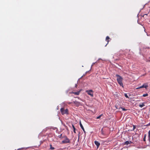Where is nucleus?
Instances as JSON below:
<instances>
[{"mask_svg":"<svg viewBox=\"0 0 150 150\" xmlns=\"http://www.w3.org/2000/svg\"><path fill=\"white\" fill-rule=\"evenodd\" d=\"M115 76L117 77V80L118 83L121 86L123 87V85L122 83V81L123 79L122 78L117 74H116Z\"/></svg>","mask_w":150,"mask_h":150,"instance_id":"nucleus-1","label":"nucleus"},{"mask_svg":"<svg viewBox=\"0 0 150 150\" xmlns=\"http://www.w3.org/2000/svg\"><path fill=\"white\" fill-rule=\"evenodd\" d=\"M60 111L62 114V115H64V114H68V110L67 109H64V108H62L60 109Z\"/></svg>","mask_w":150,"mask_h":150,"instance_id":"nucleus-2","label":"nucleus"},{"mask_svg":"<svg viewBox=\"0 0 150 150\" xmlns=\"http://www.w3.org/2000/svg\"><path fill=\"white\" fill-rule=\"evenodd\" d=\"M148 85L147 83H144V84H143L142 85V86H140L139 87H137V88H136V89H140L141 88H148Z\"/></svg>","mask_w":150,"mask_h":150,"instance_id":"nucleus-3","label":"nucleus"},{"mask_svg":"<svg viewBox=\"0 0 150 150\" xmlns=\"http://www.w3.org/2000/svg\"><path fill=\"white\" fill-rule=\"evenodd\" d=\"M86 92L88 94L90 95L91 97H93V91L91 90H87Z\"/></svg>","mask_w":150,"mask_h":150,"instance_id":"nucleus-4","label":"nucleus"},{"mask_svg":"<svg viewBox=\"0 0 150 150\" xmlns=\"http://www.w3.org/2000/svg\"><path fill=\"white\" fill-rule=\"evenodd\" d=\"M69 140L67 137H65V139L62 141V142L63 144H67L69 142Z\"/></svg>","mask_w":150,"mask_h":150,"instance_id":"nucleus-5","label":"nucleus"},{"mask_svg":"<svg viewBox=\"0 0 150 150\" xmlns=\"http://www.w3.org/2000/svg\"><path fill=\"white\" fill-rule=\"evenodd\" d=\"M79 124H80V126L81 127V128L83 130V131L84 132V133H85L86 132L85 130V129L84 128V127L82 125V124H81V122L80 121V122H79Z\"/></svg>","mask_w":150,"mask_h":150,"instance_id":"nucleus-6","label":"nucleus"},{"mask_svg":"<svg viewBox=\"0 0 150 150\" xmlns=\"http://www.w3.org/2000/svg\"><path fill=\"white\" fill-rule=\"evenodd\" d=\"M101 134L103 136H107V134L105 132L103 129H101Z\"/></svg>","mask_w":150,"mask_h":150,"instance_id":"nucleus-7","label":"nucleus"},{"mask_svg":"<svg viewBox=\"0 0 150 150\" xmlns=\"http://www.w3.org/2000/svg\"><path fill=\"white\" fill-rule=\"evenodd\" d=\"M94 143L96 145L97 148H98L100 145V143L96 141H95Z\"/></svg>","mask_w":150,"mask_h":150,"instance_id":"nucleus-8","label":"nucleus"},{"mask_svg":"<svg viewBox=\"0 0 150 150\" xmlns=\"http://www.w3.org/2000/svg\"><path fill=\"white\" fill-rule=\"evenodd\" d=\"M110 39V38L109 36H107L106 37V41H107V43L106 44V45H105V46H106V45L109 42V40Z\"/></svg>","mask_w":150,"mask_h":150,"instance_id":"nucleus-9","label":"nucleus"},{"mask_svg":"<svg viewBox=\"0 0 150 150\" xmlns=\"http://www.w3.org/2000/svg\"><path fill=\"white\" fill-rule=\"evenodd\" d=\"M145 103H143L142 104H139V106L141 108L143 107L145 105H144Z\"/></svg>","mask_w":150,"mask_h":150,"instance_id":"nucleus-10","label":"nucleus"},{"mask_svg":"<svg viewBox=\"0 0 150 150\" xmlns=\"http://www.w3.org/2000/svg\"><path fill=\"white\" fill-rule=\"evenodd\" d=\"M80 92V91H79L76 92H74V94L75 95H78L79 94Z\"/></svg>","mask_w":150,"mask_h":150,"instance_id":"nucleus-11","label":"nucleus"},{"mask_svg":"<svg viewBox=\"0 0 150 150\" xmlns=\"http://www.w3.org/2000/svg\"><path fill=\"white\" fill-rule=\"evenodd\" d=\"M72 127L73 129V131L74 133H76V128L73 125H72Z\"/></svg>","mask_w":150,"mask_h":150,"instance_id":"nucleus-12","label":"nucleus"},{"mask_svg":"<svg viewBox=\"0 0 150 150\" xmlns=\"http://www.w3.org/2000/svg\"><path fill=\"white\" fill-rule=\"evenodd\" d=\"M130 143H129V141H126L125 143V144L126 145H128Z\"/></svg>","mask_w":150,"mask_h":150,"instance_id":"nucleus-13","label":"nucleus"},{"mask_svg":"<svg viewBox=\"0 0 150 150\" xmlns=\"http://www.w3.org/2000/svg\"><path fill=\"white\" fill-rule=\"evenodd\" d=\"M50 149L52 150H53L54 149V147H52V145H50Z\"/></svg>","mask_w":150,"mask_h":150,"instance_id":"nucleus-14","label":"nucleus"},{"mask_svg":"<svg viewBox=\"0 0 150 150\" xmlns=\"http://www.w3.org/2000/svg\"><path fill=\"white\" fill-rule=\"evenodd\" d=\"M115 107L117 109H120V107H119L117 105H115Z\"/></svg>","mask_w":150,"mask_h":150,"instance_id":"nucleus-15","label":"nucleus"},{"mask_svg":"<svg viewBox=\"0 0 150 150\" xmlns=\"http://www.w3.org/2000/svg\"><path fill=\"white\" fill-rule=\"evenodd\" d=\"M148 95L147 93H146L145 94H144L143 95V96L144 97H145L146 96H147Z\"/></svg>","mask_w":150,"mask_h":150,"instance_id":"nucleus-16","label":"nucleus"},{"mask_svg":"<svg viewBox=\"0 0 150 150\" xmlns=\"http://www.w3.org/2000/svg\"><path fill=\"white\" fill-rule=\"evenodd\" d=\"M146 134L144 135V137L143 139V140L145 142L146 141Z\"/></svg>","mask_w":150,"mask_h":150,"instance_id":"nucleus-17","label":"nucleus"},{"mask_svg":"<svg viewBox=\"0 0 150 150\" xmlns=\"http://www.w3.org/2000/svg\"><path fill=\"white\" fill-rule=\"evenodd\" d=\"M125 96L127 98H129V97L127 93L125 94Z\"/></svg>","mask_w":150,"mask_h":150,"instance_id":"nucleus-18","label":"nucleus"},{"mask_svg":"<svg viewBox=\"0 0 150 150\" xmlns=\"http://www.w3.org/2000/svg\"><path fill=\"white\" fill-rule=\"evenodd\" d=\"M102 115H99V116L97 117H96V119H100Z\"/></svg>","mask_w":150,"mask_h":150,"instance_id":"nucleus-19","label":"nucleus"},{"mask_svg":"<svg viewBox=\"0 0 150 150\" xmlns=\"http://www.w3.org/2000/svg\"><path fill=\"white\" fill-rule=\"evenodd\" d=\"M120 108L122 109L123 110L125 111L127 110L126 109H125V108H122L121 107H120Z\"/></svg>","mask_w":150,"mask_h":150,"instance_id":"nucleus-20","label":"nucleus"},{"mask_svg":"<svg viewBox=\"0 0 150 150\" xmlns=\"http://www.w3.org/2000/svg\"><path fill=\"white\" fill-rule=\"evenodd\" d=\"M136 128V127L135 125H133V130H134Z\"/></svg>","mask_w":150,"mask_h":150,"instance_id":"nucleus-21","label":"nucleus"},{"mask_svg":"<svg viewBox=\"0 0 150 150\" xmlns=\"http://www.w3.org/2000/svg\"><path fill=\"white\" fill-rule=\"evenodd\" d=\"M62 136V134H61L60 135L58 136V137H59V138H61Z\"/></svg>","mask_w":150,"mask_h":150,"instance_id":"nucleus-22","label":"nucleus"},{"mask_svg":"<svg viewBox=\"0 0 150 150\" xmlns=\"http://www.w3.org/2000/svg\"><path fill=\"white\" fill-rule=\"evenodd\" d=\"M149 59H146V61L147 62H150V57H149Z\"/></svg>","mask_w":150,"mask_h":150,"instance_id":"nucleus-23","label":"nucleus"},{"mask_svg":"<svg viewBox=\"0 0 150 150\" xmlns=\"http://www.w3.org/2000/svg\"><path fill=\"white\" fill-rule=\"evenodd\" d=\"M148 135L150 136V130L148 132Z\"/></svg>","mask_w":150,"mask_h":150,"instance_id":"nucleus-24","label":"nucleus"},{"mask_svg":"<svg viewBox=\"0 0 150 150\" xmlns=\"http://www.w3.org/2000/svg\"><path fill=\"white\" fill-rule=\"evenodd\" d=\"M148 137H149V141H150V136L148 135Z\"/></svg>","mask_w":150,"mask_h":150,"instance_id":"nucleus-25","label":"nucleus"},{"mask_svg":"<svg viewBox=\"0 0 150 150\" xmlns=\"http://www.w3.org/2000/svg\"><path fill=\"white\" fill-rule=\"evenodd\" d=\"M147 126H149V125H150V122L148 124H147Z\"/></svg>","mask_w":150,"mask_h":150,"instance_id":"nucleus-26","label":"nucleus"},{"mask_svg":"<svg viewBox=\"0 0 150 150\" xmlns=\"http://www.w3.org/2000/svg\"><path fill=\"white\" fill-rule=\"evenodd\" d=\"M129 143H130V144H131V143H132V142H131V141H129Z\"/></svg>","mask_w":150,"mask_h":150,"instance_id":"nucleus-27","label":"nucleus"},{"mask_svg":"<svg viewBox=\"0 0 150 150\" xmlns=\"http://www.w3.org/2000/svg\"><path fill=\"white\" fill-rule=\"evenodd\" d=\"M75 86L76 87L77 86V84H75Z\"/></svg>","mask_w":150,"mask_h":150,"instance_id":"nucleus-28","label":"nucleus"},{"mask_svg":"<svg viewBox=\"0 0 150 150\" xmlns=\"http://www.w3.org/2000/svg\"><path fill=\"white\" fill-rule=\"evenodd\" d=\"M147 14H145L144 15V16H145V15L147 16Z\"/></svg>","mask_w":150,"mask_h":150,"instance_id":"nucleus-29","label":"nucleus"},{"mask_svg":"<svg viewBox=\"0 0 150 150\" xmlns=\"http://www.w3.org/2000/svg\"><path fill=\"white\" fill-rule=\"evenodd\" d=\"M74 92H71L70 93H73L74 94Z\"/></svg>","mask_w":150,"mask_h":150,"instance_id":"nucleus-30","label":"nucleus"},{"mask_svg":"<svg viewBox=\"0 0 150 150\" xmlns=\"http://www.w3.org/2000/svg\"><path fill=\"white\" fill-rule=\"evenodd\" d=\"M95 64V63H93V64L92 65V66H93V65H94Z\"/></svg>","mask_w":150,"mask_h":150,"instance_id":"nucleus-31","label":"nucleus"},{"mask_svg":"<svg viewBox=\"0 0 150 150\" xmlns=\"http://www.w3.org/2000/svg\"><path fill=\"white\" fill-rule=\"evenodd\" d=\"M68 103V104H70V103Z\"/></svg>","mask_w":150,"mask_h":150,"instance_id":"nucleus-32","label":"nucleus"}]
</instances>
